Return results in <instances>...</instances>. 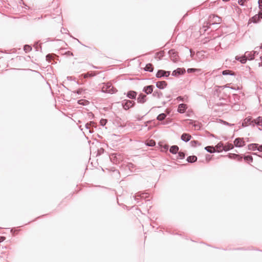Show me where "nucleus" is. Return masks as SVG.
I'll use <instances>...</instances> for the list:
<instances>
[{
	"instance_id": "obj_37",
	"label": "nucleus",
	"mask_w": 262,
	"mask_h": 262,
	"mask_svg": "<svg viewBox=\"0 0 262 262\" xmlns=\"http://www.w3.org/2000/svg\"><path fill=\"white\" fill-rule=\"evenodd\" d=\"M257 150L260 152H262V144L258 146V148H257Z\"/></svg>"
},
{
	"instance_id": "obj_43",
	"label": "nucleus",
	"mask_w": 262,
	"mask_h": 262,
	"mask_svg": "<svg viewBox=\"0 0 262 262\" xmlns=\"http://www.w3.org/2000/svg\"><path fill=\"white\" fill-rule=\"evenodd\" d=\"M224 123L225 124H226V125H230V126L233 125V124H231L229 123H228L227 122H225V121H224Z\"/></svg>"
},
{
	"instance_id": "obj_20",
	"label": "nucleus",
	"mask_w": 262,
	"mask_h": 262,
	"mask_svg": "<svg viewBox=\"0 0 262 262\" xmlns=\"http://www.w3.org/2000/svg\"><path fill=\"white\" fill-rule=\"evenodd\" d=\"M197 160V157L195 156H190L187 157V161L189 163H193Z\"/></svg>"
},
{
	"instance_id": "obj_1",
	"label": "nucleus",
	"mask_w": 262,
	"mask_h": 262,
	"mask_svg": "<svg viewBox=\"0 0 262 262\" xmlns=\"http://www.w3.org/2000/svg\"><path fill=\"white\" fill-rule=\"evenodd\" d=\"M135 104V102L132 100H124L122 101V105L124 110H127L133 107Z\"/></svg>"
},
{
	"instance_id": "obj_30",
	"label": "nucleus",
	"mask_w": 262,
	"mask_h": 262,
	"mask_svg": "<svg viewBox=\"0 0 262 262\" xmlns=\"http://www.w3.org/2000/svg\"><path fill=\"white\" fill-rule=\"evenodd\" d=\"M201 70L199 69H193V68H190L187 70V72L188 73H190L192 72H194L195 71H200Z\"/></svg>"
},
{
	"instance_id": "obj_42",
	"label": "nucleus",
	"mask_w": 262,
	"mask_h": 262,
	"mask_svg": "<svg viewBox=\"0 0 262 262\" xmlns=\"http://www.w3.org/2000/svg\"><path fill=\"white\" fill-rule=\"evenodd\" d=\"M82 92V90H77L76 93L78 94H81V93Z\"/></svg>"
},
{
	"instance_id": "obj_13",
	"label": "nucleus",
	"mask_w": 262,
	"mask_h": 262,
	"mask_svg": "<svg viewBox=\"0 0 262 262\" xmlns=\"http://www.w3.org/2000/svg\"><path fill=\"white\" fill-rule=\"evenodd\" d=\"M247 59L252 60L254 58V55L253 54L252 52H246L245 54Z\"/></svg>"
},
{
	"instance_id": "obj_23",
	"label": "nucleus",
	"mask_w": 262,
	"mask_h": 262,
	"mask_svg": "<svg viewBox=\"0 0 262 262\" xmlns=\"http://www.w3.org/2000/svg\"><path fill=\"white\" fill-rule=\"evenodd\" d=\"M233 148V145L231 143H228L227 144L224 145L223 147V150L225 151H228Z\"/></svg>"
},
{
	"instance_id": "obj_22",
	"label": "nucleus",
	"mask_w": 262,
	"mask_h": 262,
	"mask_svg": "<svg viewBox=\"0 0 262 262\" xmlns=\"http://www.w3.org/2000/svg\"><path fill=\"white\" fill-rule=\"evenodd\" d=\"M153 67L151 63H148L146 65L145 67L144 68V70L145 71H148L150 72H151L153 71Z\"/></svg>"
},
{
	"instance_id": "obj_29",
	"label": "nucleus",
	"mask_w": 262,
	"mask_h": 262,
	"mask_svg": "<svg viewBox=\"0 0 262 262\" xmlns=\"http://www.w3.org/2000/svg\"><path fill=\"white\" fill-rule=\"evenodd\" d=\"M185 158V154L183 152L180 151L178 152V158L179 159H183Z\"/></svg>"
},
{
	"instance_id": "obj_15",
	"label": "nucleus",
	"mask_w": 262,
	"mask_h": 262,
	"mask_svg": "<svg viewBox=\"0 0 262 262\" xmlns=\"http://www.w3.org/2000/svg\"><path fill=\"white\" fill-rule=\"evenodd\" d=\"M258 144L256 143H252L248 145V149L250 150H256L258 147Z\"/></svg>"
},
{
	"instance_id": "obj_25",
	"label": "nucleus",
	"mask_w": 262,
	"mask_h": 262,
	"mask_svg": "<svg viewBox=\"0 0 262 262\" xmlns=\"http://www.w3.org/2000/svg\"><path fill=\"white\" fill-rule=\"evenodd\" d=\"M208 152L213 153L215 151V149L213 146H208L205 148Z\"/></svg>"
},
{
	"instance_id": "obj_52",
	"label": "nucleus",
	"mask_w": 262,
	"mask_h": 262,
	"mask_svg": "<svg viewBox=\"0 0 262 262\" xmlns=\"http://www.w3.org/2000/svg\"><path fill=\"white\" fill-rule=\"evenodd\" d=\"M234 156H236V157H238V155H234Z\"/></svg>"
},
{
	"instance_id": "obj_32",
	"label": "nucleus",
	"mask_w": 262,
	"mask_h": 262,
	"mask_svg": "<svg viewBox=\"0 0 262 262\" xmlns=\"http://www.w3.org/2000/svg\"><path fill=\"white\" fill-rule=\"evenodd\" d=\"M190 144H191V145L193 147L196 146L198 145H200V143H199V142L198 141H195V140L191 141L190 142Z\"/></svg>"
},
{
	"instance_id": "obj_36",
	"label": "nucleus",
	"mask_w": 262,
	"mask_h": 262,
	"mask_svg": "<svg viewBox=\"0 0 262 262\" xmlns=\"http://www.w3.org/2000/svg\"><path fill=\"white\" fill-rule=\"evenodd\" d=\"M258 3L259 9H262V0H258Z\"/></svg>"
},
{
	"instance_id": "obj_28",
	"label": "nucleus",
	"mask_w": 262,
	"mask_h": 262,
	"mask_svg": "<svg viewBox=\"0 0 262 262\" xmlns=\"http://www.w3.org/2000/svg\"><path fill=\"white\" fill-rule=\"evenodd\" d=\"M24 50L26 52H28L32 50V48L29 45H25L24 47Z\"/></svg>"
},
{
	"instance_id": "obj_51",
	"label": "nucleus",
	"mask_w": 262,
	"mask_h": 262,
	"mask_svg": "<svg viewBox=\"0 0 262 262\" xmlns=\"http://www.w3.org/2000/svg\"><path fill=\"white\" fill-rule=\"evenodd\" d=\"M49 56H50V55H47L46 57L48 58L49 57Z\"/></svg>"
},
{
	"instance_id": "obj_53",
	"label": "nucleus",
	"mask_w": 262,
	"mask_h": 262,
	"mask_svg": "<svg viewBox=\"0 0 262 262\" xmlns=\"http://www.w3.org/2000/svg\"><path fill=\"white\" fill-rule=\"evenodd\" d=\"M261 59L262 60V58L261 57Z\"/></svg>"
},
{
	"instance_id": "obj_5",
	"label": "nucleus",
	"mask_w": 262,
	"mask_h": 262,
	"mask_svg": "<svg viewBox=\"0 0 262 262\" xmlns=\"http://www.w3.org/2000/svg\"><path fill=\"white\" fill-rule=\"evenodd\" d=\"M234 144L236 147H243L245 145V141L243 139L240 138H237L235 139L234 141Z\"/></svg>"
},
{
	"instance_id": "obj_4",
	"label": "nucleus",
	"mask_w": 262,
	"mask_h": 262,
	"mask_svg": "<svg viewBox=\"0 0 262 262\" xmlns=\"http://www.w3.org/2000/svg\"><path fill=\"white\" fill-rule=\"evenodd\" d=\"M188 123L190 125H192L196 130H199L201 128V124L198 121L189 120Z\"/></svg>"
},
{
	"instance_id": "obj_44",
	"label": "nucleus",
	"mask_w": 262,
	"mask_h": 262,
	"mask_svg": "<svg viewBox=\"0 0 262 262\" xmlns=\"http://www.w3.org/2000/svg\"><path fill=\"white\" fill-rule=\"evenodd\" d=\"M196 55L197 56L203 55L202 52H198L196 53Z\"/></svg>"
},
{
	"instance_id": "obj_26",
	"label": "nucleus",
	"mask_w": 262,
	"mask_h": 262,
	"mask_svg": "<svg viewBox=\"0 0 262 262\" xmlns=\"http://www.w3.org/2000/svg\"><path fill=\"white\" fill-rule=\"evenodd\" d=\"M166 117V115L165 114L162 113V114H159L158 116L157 119L159 121H162V120H163Z\"/></svg>"
},
{
	"instance_id": "obj_21",
	"label": "nucleus",
	"mask_w": 262,
	"mask_h": 262,
	"mask_svg": "<svg viewBox=\"0 0 262 262\" xmlns=\"http://www.w3.org/2000/svg\"><path fill=\"white\" fill-rule=\"evenodd\" d=\"M152 95L155 97L160 98L162 97V93L160 91L156 90V91H154V92L152 94Z\"/></svg>"
},
{
	"instance_id": "obj_39",
	"label": "nucleus",
	"mask_w": 262,
	"mask_h": 262,
	"mask_svg": "<svg viewBox=\"0 0 262 262\" xmlns=\"http://www.w3.org/2000/svg\"><path fill=\"white\" fill-rule=\"evenodd\" d=\"M144 193L139 194L135 196V198H136L137 196H139L141 198H144ZM135 199H136V198H135Z\"/></svg>"
},
{
	"instance_id": "obj_12",
	"label": "nucleus",
	"mask_w": 262,
	"mask_h": 262,
	"mask_svg": "<svg viewBox=\"0 0 262 262\" xmlns=\"http://www.w3.org/2000/svg\"><path fill=\"white\" fill-rule=\"evenodd\" d=\"M186 104H183V103L180 104L179 105L178 112L180 113H184V112L186 110Z\"/></svg>"
},
{
	"instance_id": "obj_49",
	"label": "nucleus",
	"mask_w": 262,
	"mask_h": 262,
	"mask_svg": "<svg viewBox=\"0 0 262 262\" xmlns=\"http://www.w3.org/2000/svg\"><path fill=\"white\" fill-rule=\"evenodd\" d=\"M160 55V56H163L162 53H158L157 55Z\"/></svg>"
},
{
	"instance_id": "obj_2",
	"label": "nucleus",
	"mask_w": 262,
	"mask_h": 262,
	"mask_svg": "<svg viewBox=\"0 0 262 262\" xmlns=\"http://www.w3.org/2000/svg\"><path fill=\"white\" fill-rule=\"evenodd\" d=\"M168 54L169 55V56L171 58V59L174 61L176 62L178 60V53L175 51L174 50H170L168 52Z\"/></svg>"
},
{
	"instance_id": "obj_24",
	"label": "nucleus",
	"mask_w": 262,
	"mask_h": 262,
	"mask_svg": "<svg viewBox=\"0 0 262 262\" xmlns=\"http://www.w3.org/2000/svg\"><path fill=\"white\" fill-rule=\"evenodd\" d=\"M222 74L223 75H232V76L235 75L233 71H232L231 70H226L223 71L222 72Z\"/></svg>"
},
{
	"instance_id": "obj_38",
	"label": "nucleus",
	"mask_w": 262,
	"mask_h": 262,
	"mask_svg": "<svg viewBox=\"0 0 262 262\" xmlns=\"http://www.w3.org/2000/svg\"><path fill=\"white\" fill-rule=\"evenodd\" d=\"M224 146H223V144L222 143H219L217 145L216 147L219 148H220L221 147L223 148Z\"/></svg>"
},
{
	"instance_id": "obj_33",
	"label": "nucleus",
	"mask_w": 262,
	"mask_h": 262,
	"mask_svg": "<svg viewBox=\"0 0 262 262\" xmlns=\"http://www.w3.org/2000/svg\"><path fill=\"white\" fill-rule=\"evenodd\" d=\"M95 76V74H92V73H88L86 74H85L83 75V77L84 78H86L88 77H93V76Z\"/></svg>"
},
{
	"instance_id": "obj_14",
	"label": "nucleus",
	"mask_w": 262,
	"mask_h": 262,
	"mask_svg": "<svg viewBox=\"0 0 262 262\" xmlns=\"http://www.w3.org/2000/svg\"><path fill=\"white\" fill-rule=\"evenodd\" d=\"M212 20L213 21V23H212V25L214 24H220L221 21V17L216 16V15H213L212 16Z\"/></svg>"
},
{
	"instance_id": "obj_46",
	"label": "nucleus",
	"mask_w": 262,
	"mask_h": 262,
	"mask_svg": "<svg viewBox=\"0 0 262 262\" xmlns=\"http://www.w3.org/2000/svg\"><path fill=\"white\" fill-rule=\"evenodd\" d=\"M110 86H111L110 85L108 86V93H110V92H111V90H112V89H110Z\"/></svg>"
},
{
	"instance_id": "obj_47",
	"label": "nucleus",
	"mask_w": 262,
	"mask_h": 262,
	"mask_svg": "<svg viewBox=\"0 0 262 262\" xmlns=\"http://www.w3.org/2000/svg\"><path fill=\"white\" fill-rule=\"evenodd\" d=\"M253 52V54H254V56H255V55H257V54H258V53H257V51H253V52Z\"/></svg>"
},
{
	"instance_id": "obj_34",
	"label": "nucleus",
	"mask_w": 262,
	"mask_h": 262,
	"mask_svg": "<svg viewBox=\"0 0 262 262\" xmlns=\"http://www.w3.org/2000/svg\"><path fill=\"white\" fill-rule=\"evenodd\" d=\"M248 0H238V3L241 6H244L245 2Z\"/></svg>"
},
{
	"instance_id": "obj_31",
	"label": "nucleus",
	"mask_w": 262,
	"mask_h": 262,
	"mask_svg": "<svg viewBox=\"0 0 262 262\" xmlns=\"http://www.w3.org/2000/svg\"><path fill=\"white\" fill-rule=\"evenodd\" d=\"M146 144L148 146H154L155 145L156 143L154 140H151Z\"/></svg>"
},
{
	"instance_id": "obj_48",
	"label": "nucleus",
	"mask_w": 262,
	"mask_h": 262,
	"mask_svg": "<svg viewBox=\"0 0 262 262\" xmlns=\"http://www.w3.org/2000/svg\"><path fill=\"white\" fill-rule=\"evenodd\" d=\"M258 15L259 16L260 18H262V12H260L259 13H258Z\"/></svg>"
},
{
	"instance_id": "obj_16",
	"label": "nucleus",
	"mask_w": 262,
	"mask_h": 262,
	"mask_svg": "<svg viewBox=\"0 0 262 262\" xmlns=\"http://www.w3.org/2000/svg\"><path fill=\"white\" fill-rule=\"evenodd\" d=\"M137 95V93L133 91H130L127 93V96L130 99H135Z\"/></svg>"
},
{
	"instance_id": "obj_10",
	"label": "nucleus",
	"mask_w": 262,
	"mask_h": 262,
	"mask_svg": "<svg viewBox=\"0 0 262 262\" xmlns=\"http://www.w3.org/2000/svg\"><path fill=\"white\" fill-rule=\"evenodd\" d=\"M146 96L145 95H144L143 94H140L137 98L138 102L140 103H144L146 100Z\"/></svg>"
},
{
	"instance_id": "obj_6",
	"label": "nucleus",
	"mask_w": 262,
	"mask_h": 262,
	"mask_svg": "<svg viewBox=\"0 0 262 262\" xmlns=\"http://www.w3.org/2000/svg\"><path fill=\"white\" fill-rule=\"evenodd\" d=\"M185 72V70L182 68H178L172 72V75L174 76H177L183 74Z\"/></svg>"
},
{
	"instance_id": "obj_3",
	"label": "nucleus",
	"mask_w": 262,
	"mask_h": 262,
	"mask_svg": "<svg viewBox=\"0 0 262 262\" xmlns=\"http://www.w3.org/2000/svg\"><path fill=\"white\" fill-rule=\"evenodd\" d=\"M170 75V72L165 71L162 70H158V72L156 74V77L157 78H161L162 77H168Z\"/></svg>"
},
{
	"instance_id": "obj_40",
	"label": "nucleus",
	"mask_w": 262,
	"mask_h": 262,
	"mask_svg": "<svg viewBox=\"0 0 262 262\" xmlns=\"http://www.w3.org/2000/svg\"><path fill=\"white\" fill-rule=\"evenodd\" d=\"M85 127L86 128V129H89V132H90V133H91V130L90 129V125H89L88 123H87V124H85Z\"/></svg>"
},
{
	"instance_id": "obj_11",
	"label": "nucleus",
	"mask_w": 262,
	"mask_h": 262,
	"mask_svg": "<svg viewBox=\"0 0 262 262\" xmlns=\"http://www.w3.org/2000/svg\"><path fill=\"white\" fill-rule=\"evenodd\" d=\"M153 85H148L145 86L143 89V92H144L147 94H151L153 91Z\"/></svg>"
},
{
	"instance_id": "obj_8",
	"label": "nucleus",
	"mask_w": 262,
	"mask_h": 262,
	"mask_svg": "<svg viewBox=\"0 0 262 262\" xmlns=\"http://www.w3.org/2000/svg\"><path fill=\"white\" fill-rule=\"evenodd\" d=\"M260 17L258 14H256L252 17H251L249 20V24L250 23H257L260 20Z\"/></svg>"
},
{
	"instance_id": "obj_45",
	"label": "nucleus",
	"mask_w": 262,
	"mask_h": 262,
	"mask_svg": "<svg viewBox=\"0 0 262 262\" xmlns=\"http://www.w3.org/2000/svg\"><path fill=\"white\" fill-rule=\"evenodd\" d=\"M254 155H256L257 156H258L260 158H262V155H258L256 153H253V154Z\"/></svg>"
},
{
	"instance_id": "obj_7",
	"label": "nucleus",
	"mask_w": 262,
	"mask_h": 262,
	"mask_svg": "<svg viewBox=\"0 0 262 262\" xmlns=\"http://www.w3.org/2000/svg\"><path fill=\"white\" fill-rule=\"evenodd\" d=\"M191 137V136L189 134L184 133L182 135L181 138L182 141L187 142L190 140Z\"/></svg>"
},
{
	"instance_id": "obj_18",
	"label": "nucleus",
	"mask_w": 262,
	"mask_h": 262,
	"mask_svg": "<svg viewBox=\"0 0 262 262\" xmlns=\"http://www.w3.org/2000/svg\"><path fill=\"white\" fill-rule=\"evenodd\" d=\"M235 59L237 60H239L242 63H245L247 61V58L246 57L245 55L239 57V56H236Z\"/></svg>"
},
{
	"instance_id": "obj_17",
	"label": "nucleus",
	"mask_w": 262,
	"mask_h": 262,
	"mask_svg": "<svg viewBox=\"0 0 262 262\" xmlns=\"http://www.w3.org/2000/svg\"><path fill=\"white\" fill-rule=\"evenodd\" d=\"M179 150V147L177 145H173L169 149V151L173 154H176L178 152Z\"/></svg>"
},
{
	"instance_id": "obj_9",
	"label": "nucleus",
	"mask_w": 262,
	"mask_h": 262,
	"mask_svg": "<svg viewBox=\"0 0 262 262\" xmlns=\"http://www.w3.org/2000/svg\"><path fill=\"white\" fill-rule=\"evenodd\" d=\"M167 85V83L165 81H158L156 83V86L160 89H164Z\"/></svg>"
},
{
	"instance_id": "obj_35",
	"label": "nucleus",
	"mask_w": 262,
	"mask_h": 262,
	"mask_svg": "<svg viewBox=\"0 0 262 262\" xmlns=\"http://www.w3.org/2000/svg\"><path fill=\"white\" fill-rule=\"evenodd\" d=\"M106 119H102L100 120V124L101 125L104 126L106 123Z\"/></svg>"
},
{
	"instance_id": "obj_41",
	"label": "nucleus",
	"mask_w": 262,
	"mask_h": 262,
	"mask_svg": "<svg viewBox=\"0 0 262 262\" xmlns=\"http://www.w3.org/2000/svg\"><path fill=\"white\" fill-rule=\"evenodd\" d=\"M190 56L193 57L194 55V52H193L191 50H190Z\"/></svg>"
},
{
	"instance_id": "obj_50",
	"label": "nucleus",
	"mask_w": 262,
	"mask_h": 262,
	"mask_svg": "<svg viewBox=\"0 0 262 262\" xmlns=\"http://www.w3.org/2000/svg\"><path fill=\"white\" fill-rule=\"evenodd\" d=\"M178 99H179V100H181V97L180 96V97H178Z\"/></svg>"
},
{
	"instance_id": "obj_19",
	"label": "nucleus",
	"mask_w": 262,
	"mask_h": 262,
	"mask_svg": "<svg viewBox=\"0 0 262 262\" xmlns=\"http://www.w3.org/2000/svg\"><path fill=\"white\" fill-rule=\"evenodd\" d=\"M251 122V118H246L244 119L243 123L242 126H248L249 124H250Z\"/></svg>"
},
{
	"instance_id": "obj_27",
	"label": "nucleus",
	"mask_w": 262,
	"mask_h": 262,
	"mask_svg": "<svg viewBox=\"0 0 262 262\" xmlns=\"http://www.w3.org/2000/svg\"><path fill=\"white\" fill-rule=\"evenodd\" d=\"M244 160L247 162H252L253 158L251 156H246L244 157Z\"/></svg>"
}]
</instances>
